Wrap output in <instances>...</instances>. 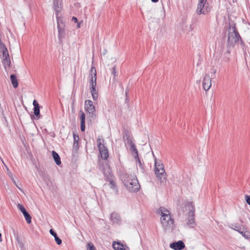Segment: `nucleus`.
<instances>
[{
	"label": "nucleus",
	"instance_id": "20e7f679",
	"mask_svg": "<svg viewBox=\"0 0 250 250\" xmlns=\"http://www.w3.org/2000/svg\"><path fill=\"white\" fill-rule=\"evenodd\" d=\"M155 173L157 179L161 183H163L166 181V173L163 164L155 161Z\"/></svg>",
	"mask_w": 250,
	"mask_h": 250
},
{
	"label": "nucleus",
	"instance_id": "f257e3e1",
	"mask_svg": "<svg viewBox=\"0 0 250 250\" xmlns=\"http://www.w3.org/2000/svg\"><path fill=\"white\" fill-rule=\"evenodd\" d=\"M120 178L127 189L132 192H136L140 188V185L135 176L123 172Z\"/></svg>",
	"mask_w": 250,
	"mask_h": 250
},
{
	"label": "nucleus",
	"instance_id": "2f4dec72",
	"mask_svg": "<svg viewBox=\"0 0 250 250\" xmlns=\"http://www.w3.org/2000/svg\"><path fill=\"white\" fill-rule=\"evenodd\" d=\"M87 249L89 250H96V248L92 243H88L87 244Z\"/></svg>",
	"mask_w": 250,
	"mask_h": 250
},
{
	"label": "nucleus",
	"instance_id": "a211bd4d",
	"mask_svg": "<svg viewBox=\"0 0 250 250\" xmlns=\"http://www.w3.org/2000/svg\"><path fill=\"white\" fill-rule=\"evenodd\" d=\"M110 218L113 223L115 224H119L121 222L120 215L116 213H111Z\"/></svg>",
	"mask_w": 250,
	"mask_h": 250
},
{
	"label": "nucleus",
	"instance_id": "6e6552de",
	"mask_svg": "<svg viewBox=\"0 0 250 250\" xmlns=\"http://www.w3.org/2000/svg\"><path fill=\"white\" fill-rule=\"evenodd\" d=\"M90 77V85L91 86L90 88H93V87L96 88L97 85V72L94 67H92L91 68Z\"/></svg>",
	"mask_w": 250,
	"mask_h": 250
},
{
	"label": "nucleus",
	"instance_id": "79ce46f5",
	"mask_svg": "<svg viewBox=\"0 0 250 250\" xmlns=\"http://www.w3.org/2000/svg\"><path fill=\"white\" fill-rule=\"evenodd\" d=\"M82 22V21H81V22H78H78H77V27L78 28H80V27H81V22Z\"/></svg>",
	"mask_w": 250,
	"mask_h": 250
},
{
	"label": "nucleus",
	"instance_id": "58836bf2",
	"mask_svg": "<svg viewBox=\"0 0 250 250\" xmlns=\"http://www.w3.org/2000/svg\"><path fill=\"white\" fill-rule=\"evenodd\" d=\"M15 239L16 240V241L17 242L18 244L19 243V242H21L22 241L20 239V238L19 237V235H18L17 236L15 237Z\"/></svg>",
	"mask_w": 250,
	"mask_h": 250
},
{
	"label": "nucleus",
	"instance_id": "37998d69",
	"mask_svg": "<svg viewBox=\"0 0 250 250\" xmlns=\"http://www.w3.org/2000/svg\"><path fill=\"white\" fill-rule=\"evenodd\" d=\"M4 166H5V167H6V169H7V171L8 172H10L9 171V169L8 168V167H7V166L6 165H5L4 164ZM10 174H11L10 172H9Z\"/></svg>",
	"mask_w": 250,
	"mask_h": 250
},
{
	"label": "nucleus",
	"instance_id": "9b49d317",
	"mask_svg": "<svg viewBox=\"0 0 250 250\" xmlns=\"http://www.w3.org/2000/svg\"><path fill=\"white\" fill-rule=\"evenodd\" d=\"M169 247L174 250H182L185 248V245L183 241L179 240L171 243Z\"/></svg>",
	"mask_w": 250,
	"mask_h": 250
},
{
	"label": "nucleus",
	"instance_id": "6ab92c4d",
	"mask_svg": "<svg viewBox=\"0 0 250 250\" xmlns=\"http://www.w3.org/2000/svg\"><path fill=\"white\" fill-rule=\"evenodd\" d=\"M52 154L56 164L58 166L60 165L61 164V161L59 155L55 151H52Z\"/></svg>",
	"mask_w": 250,
	"mask_h": 250
},
{
	"label": "nucleus",
	"instance_id": "de8ad7c7",
	"mask_svg": "<svg viewBox=\"0 0 250 250\" xmlns=\"http://www.w3.org/2000/svg\"><path fill=\"white\" fill-rule=\"evenodd\" d=\"M92 112H89L90 113H92V114H94V112H95L96 110H91Z\"/></svg>",
	"mask_w": 250,
	"mask_h": 250
},
{
	"label": "nucleus",
	"instance_id": "39448f33",
	"mask_svg": "<svg viewBox=\"0 0 250 250\" xmlns=\"http://www.w3.org/2000/svg\"><path fill=\"white\" fill-rule=\"evenodd\" d=\"M211 7L208 0H198L196 13L198 15H206L211 11Z\"/></svg>",
	"mask_w": 250,
	"mask_h": 250
},
{
	"label": "nucleus",
	"instance_id": "ea45409f",
	"mask_svg": "<svg viewBox=\"0 0 250 250\" xmlns=\"http://www.w3.org/2000/svg\"><path fill=\"white\" fill-rule=\"evenodd\" d=\"M18 245L21 248H24V244L22 242H19V243L18 244Z\"/></svg>",
	"mask_w": 250,
	"mask_h": 250
},
{
	"label": "nucleus",
	"instance_id": "4468645a",
	"mask_svg": "<svg viewBox=\"0 0 250 250\" xmlns=\"http://www.w3.org/2000/svg\"><path fill=\"white\" fill-rule=\"evenodd\" d=\"M103 173L105 181H108L114 178L113 175L111 172V170L109 167L104 168L103 170Z\"/></svg>",
	"mask_w": 250,
	"mask_h": 250
},
{
	"label": "nucleus",
	"instance_id": "e433bc0d",
	"mask_svg": "<svg viewBox=\"0 0 250 250\" xmlns=\"http://www.w3.org/2000/svg\"><path fill=\"white\" fill-rule=\"evenodd\" d=\"M79 147V143H73V148L74 149H77Z\"/></svg>",
	"mask_w": 250,
	"mask_h": 250
},
{
	"label": "nucleus",
	"instance_id": "a19ab883",
	"mask_svg": "<svg viewBox=\"0 0 250 250\" xmlns=\"http://www.w3.org/2000/svg\"><path fill=\"white\" fill-rule=\"evenodd\" d=\"M72 21H73L75 23H77L78 21L77 18L75 17H72Z\"/></svg>",
	"mask_w": 250,
	"mask_h": 250
},
{
	"label": "nucleus",
	"instance_id": "c03bdc74",
	"mask_svg": "<svg viewBox=\"0 0 250 250\" xmlns=\"http://www.w3.org/2000/svg\"><path fill=\"white\" fill-rule=\"evenodd\" d=\"M107 50H106V49H105V50H104V55L106 54V53H107Z\"/></svg>",
	"mask_w": 250,
	"mask_h": 250
},
{
	"label": "nucleus",
	"instance_id": "cd10ccee",
	"mask_svg": "<svg viewBox=\"0 0 250 250\" xmlns=\"http://www.w3.org/2000/svg\"><path fill=\"white\" fill-rule=\"evenodd\" d=\"M2 63L5 67V68H6V67H10L11 62L10 60V58H3L2 61Z\"/></svg>",
	"mask_w": 250,
	"mask_h": 250
},
{
	"label": "nucleus",
	"instance_id": "2eb2a0df",
	"mask_svg": "<svg viewBox=\"0 0 250 250\" xmlns=\"http://www.w3.org/2000/svg\"><path fill=\"white\" fill-rule=\"evenodd\" d=\"M80 120L81 121V130L82 131H84L85 126V114L83 112L82 110L80 111Z\"/></svg>",
	"mask_w": 250,
	"mask_h": 250
},
{
	"label": "nucleus",
	"instance_id": "1a4fd4ad",
	"mask_svg": "<svg viewBox=\"0 0 250 250\" xmlns=\"http://www.w3.org/2000/svg\"><path fill=\"white\" fill-rule=\"evenodd\" d=\"M203 88L205 91H208L211 86V79L208 74H205L204 77L203 83Z\"/></svg>",
	"mask_w": 250,
	"mask_h": 250
},
{
	"label": "nucleus",
	"instance_id": "a878e982",
	"mask_svg": "<svg viewBox=\"0 0 250 250\" xmlns=\"http://www.w3.org/2000/svg\"><path fill=\"white\" fill-rule=\"evenodd\" d=\"M229 228L239 233L241 230V226L240 225H237L236 224H230L229 225Z\"/></svg>",
	"mask_w": 250,
	"mask_h": 250
},
{
	"label": "nucleus",
	"instance_id": "7c9ffc66",
	"mask_svg": "<svg viewBox=\"0 0 250 250\" xmlns=\"http://www.w3.org/2000/svg\"><path fill=\"white\" fill-rule=\"evenodd\" d=\"M17 207L18 209L20 210V211L22 212L23 215L27 212L25 208H24V207L22 205L19 204Z\"/></svg>",
	"mask_w": 250,
	"mask_h": 250
},
{
	"label": "nucleus",
	"instance_id": "ddd939ff",
	"mask_svg": "<svg viewBox=\"0 0 250 250\" xmlns=\"http://www.w3.org/2000/svg\"><path fill=\"white\" fill-rule=\"evenodd\" d=\"M113 247L115 250H129V248L121 242H114L113 244Z\"/></svg>",
	"mask_w": 250,
	"mask_h": 250
},
{
	"label": "nucleus",
	"instance_id": "f704fd0d",
	"mask_svg": "<svg viewBox=\"0 0 250 250\" xmlns=\"http://www.w3.org/2000/svg\"><path fill=\"white\" fill-rule=\"evenodd\" d=\"M112 74L113 75L114 78H115L117 76L118 73H117V71L116 70V67L115 66H114L112 68Z\"/></svg>",
	"mask_w": 250,
	"mask_h": 250
},
{
	"label": "nucleus",
	"instance_id": "c9c22d12",
	"mask_svg": "<svg viewBox=\"0 0 250 250\" xmlns=\"http://www.w3.org/2000/svg\"><path fill=\"white\" fill-rule=\"evenodd\" d=\"M245 200L248 204L250 205V196L246 195H245Z\"/></svg>",
	"mask_w": 250,
	"mask_h": 250
},
{
	"label": "nucleus",
	"instance_id": "423d86ee",
	"mask_svg": "<svg viewBox=\"0 0 250 250\" xmlns=\"http://www.w3.org/2000/svg\"><path fill=\"white\" fill-rule=\"evenodd\" d=\"M104 142V140L98 139L97 146L98 147L102 158L103 160H106L109 156V153L107 148L104 146V144L102 143V142Z\"/></svg>",
	"mask_w": 250,
	"mask_h": 250
},
{
	"label": "nucleus",
	"instance_id": "dca6fc26",
	"mask_svg": "<svg viewBox=\"0 0 250 250\" xmlns=\"http://www.w3.org/2000/svg\"><path fill=\"white\" fill-rule=\"evenodd\" d=\"M194 216L195 213H193L192 212L188 213V225L190 228H194L195 225Z\"/></svg>",
	"mask_w": 250,
	"mask_h": 250
},
{
	"label": "nucleus",
	"instance_id": "f8f14e48",
	"mask_svg": "<svg viewBox=\"0 0 250 250\" xmlns=\"http://www.w3.org/2000/svg\"><path fill=\"white\" fill-rule=\"evenodd\" d=\"M135 155L134 156V158L136 162V167L138 169H140L141 172L142 173L145 172V167L144 164L141 160L140 159L139 156H138V152H137V153H135Z\"/></svg>",
	"mask_w": 250,
	"mask_h": 250
},
{
	"label": "nucleus",
	"instance_id": "4c0bfd02",
	"mask_svg": "<svg viewBox=\"0 0 250 250\" xmlns=\"http://www.w3.org/2000/svg\"><path fill=\"white\" fill-rule=\"evenodd\" d=\"M12 231L15 237L18 235L17 232L14 228H12Z\"/></svg>",
	"mask_w": 250,
	"mask_h": 250
},
{
	"label": "nucleus",
	"instance_id": "bb28decb",
	"mask_svg": "<svg viewBox=\"0 0 250 250\" xmlns=\"http://www.w3.org/2000/svg\"><path fill=\"white\" fill-rule=\"evenodd\" d=\"M90 92L91 93L93 99L94 100H97L98 98V92L94 87H93V88H90Z\"/></svg>",
	"mask_w": 250,
	"mask_h": 250
},
{
	"label": "nucleus",
	"instance_id": "aec40b11",
	"mask_svg": "<svg viewBox=\"0 0 250 250\" xmlns=\"http://www.w3.org/2000/svg\"><path fill=\"white\" fill-rule=\"evenodd\" d=\"M33 113L34 114H32V112H31V113H30L31 119L32 120H39L41 117L40 110H34Z\"/></svg>",
	"mask_w": 250,
	"mask_h": 250
},
{
	"label": "nucleus",
	"instance_id": "c756f323",
	"mask_svg": "<svg viewBox=\"0 0 250 250\" xmlns=\"http://www.w3.org/2000/svg\"><path fill=\"white\" fill-rule=\"evenodd\" d=\"M23 216L25 219L26 222L28 224H30L31 222V215L27 212L26 213L23 214Z\"/></svg>",
	"mask_w": 250,
	"mask_h": 250
},
{
	"label": "nucleus",
	"instance_id": "0eeeda50",
	"mask_svg": "<svg viewBox=\"0 0 250 250\" xmlns=\"http://www.w3.org/2000/svg\"><path fill=\"white\" fill-rule=\"evenodd\" d=\"M240 36L235 27L229 28L228 35V42L230 44H233L239 41Z\"/></svg>",
	"mask_w": 250,
	"mask_h": 250
},
{
	"label": "nucleus",
	"instance_id": "393cba45",
	"mask_svg": "<svg viewBox=\"0 0 250 250\" xmlns=\"http://www.w3.org/2000/svg\"><path fill=\"white\" fill-rule=\"evenodd\" d=\"M239 233H240L246 239H249L250 238V232L249 231L247 230L245 231L241 230Z\"/></svg>",
	"mask_w": 250,
	"mask_h": 250
},
{
	"label": "nucleus",
	"instance_id": "7ed1b4c3",
	"mask_svg": "<svg viewBox=\"0 0 250 250\" xmlns=\"http://www.w3.org/2000/svg\"><path fill=\"white\" fill-rule=\"evenodd\" d=\"M123 138L125 144H128L130 146V150L134 153H137V149L134 143V140L131 132L127 129L124 130Z\"/></svg>",
	"mask_w": 250,
	"mask_h": 250
},
{
	"label": "nucleus",
	"instance_id": "a18cd8bd",
	"mask_svg": "<svg viewBox=\"0 0 250 250\" xmlns=\"http://www.w3.org/2000/svg\"><path fill=\"white\" fill-rule=\"evenodd\" d=\"M1 234L0 233V242L2 241Z\"/></svg>",
	"mask_w": 250,
	"mask_h": 250
},
{
	"label": "nucleus",
	"instance_id": "412c9836",
	"mask_svg": "<svg viewBox=\"0 0 250 250\" xmlns=\"http://www.w3.org/2000/svg\"><path fill=\"white\" fill-rule=\"evenodd\" d=\"M49 232L54 237L56 243L59 245H61L62 243V241L58 237L57 233L52 229H50Z\"/></svg>",
	"mask_w": 250,
	"mask_h": 250
},
{
	"label": "nucleus",
	"instance_id": "4be33fe9",
	"mask_svg": "<svg viewBox=\"0 0 250 250\" xmlns=\"http://www.w3.org/2000/svg\"><path fill=\"white\" fill-rule=\"evenodd\" d=\"M10 80L13 87L16 88L18 86V82L17 79L16 75L15 74H12L10 76Z\"/></svg>",
	"mask_w": 250,
	"mask_h": 250
},
{
	"label": "nucleus",
	"instance_id": "72a5a7b5",
	"mask_svg": "<svg viewBox=\"0 0 250 250\" xmlns=\"http://www.w3.org/2000/svg\"><path fill=\"white\" fill-rule=\"evenodd\" d=\"M73 141L74 143H79V136L78 135L73 133Z\"/></svg>",
	"mask_w": 250,
	"mask_h": 250
},
{
	"label": "nucleus",
	"instance_id": "473e14b6",
	"mask_svg": "<svg viewBox=\"0 0 250 250\" xmlns=\"http://www.w3.org/2000/svg\"><path fill=\"white\" fill-rule=\"evenodd\" d=\"M33 104L34 106L33 109H40L39 104L36 100H34Z\"/></svg>",
	"mask_w": 250,
	"mask_h": 250
},
{
	"label": "nucleus",
	"instance_id": "49530a36",
	"mask_svg": "<svg viewBox=\"0 0 250 250\" xmlns=\"http://www.w3.org/2000/svg\"><path fill=\"white\" fill-rule=\"evenodd\" d=\"M151 0L153 2H158L159 0Z\"/></svg>",
	"mask_w": 250,
	"mask_h": 250
},
{
	"label": "nucleus",
	"instance_id": "b1692460",
	"mask_svg": "<svg viewBox=\"0 0 250 250\" xmlns=\"http://www.w3.org/2000/svg\"><path fill=\"white\" fill-rule=\"evenodd\" d=\"M187 207L188 208V213H195V208L192 202H189L188 203Z\"/></svg>",
	"mask_w": 250,
	"mask_h": 250
},
{
	"label": "nucleus",
	"instance_id": "9d476101",
	"mask_svg": "<svg viewBox=\"0 0 250 250\" xmlns=\"http://www.w3.org/2000/svg\"><path fill=\"white\" fill-rule=\"evenodd\" d=\"M53 9L56 12L57 20L59 19V13L62 10V1L59 0H53Z\"/></svg>",
	"mask_w": 250,
	"mask_h": 250
},
{
	"label": "nucleus",
	"instance_id": "f3484780",
	"mask_svg": "<svg viewBox=\"0 0 250 250\" xmlns=\"http://www.w3.org/2000/svg\"><path fill=\"white\" fill-rule=\"evenodd\" d=\"M1 34L0 35V48L2 50L3 57V58H9V56L8 50L6 46L1 42Z\"/></svg>",
	"mask_w": 250,
	"mask_h": 250
},
{
	"label": "nucleus",
	"instance_id": "f03ea898",
	"mask_svg": "<svg viewBox=\"0 0 250 250\" xmlns=\"http://www.w3.org/2000/svg\"><path fill=\"white\" fill-rule=\"evenodd\" d=\"M157 213L161 216V223L165 230L172 228L174 221L168 209L164 207H160L157 210Z\"/></svg>",
	"mask_w": 250,
	"mask_h": 250
},
{
	"label": "nucleus",
	"instance_id": "5701e85b",
	"mask_svg": "<svg viewBox=\"0 0 250 250\" xmlns=\"http://www.w3.org/2000/svg\"><path fill=\"white\" fill-rule=\"evenodd\" d=\"M84 105L85 109H95V106L93 105V102L90 100H86Z\"/></svg>",
	"mask_w": 250,
	"mask_h": 250
},
{
	"label": "nucleus",
	"instance_id": "c85d7f7f",
	"mask_svg": "<svg viewBox=\"0 0 250 250\" xmlns=\"http://www.w3.org/2000/svg\"><path fill=\"white\" fill-rule=\"evenodd\" d=\"M107 181L109 182V186L111 188L117 190L116 184L115 183L114 181L113 180V178L109 180H108Z\"/></svg>",
	"mask_w": 250,
	"mask_h": 250
}]
</instances>
